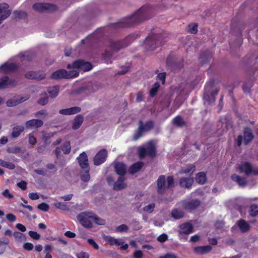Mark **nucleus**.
<instances>
[{
	"instance_id": "338daca9",
	"label": "nucleus",
	"mask_w": 258,
	"mask_h": 258,
	"mask_svg": "<svg viewBox=\"0 0 258 258\" xmlns=\"http://www.w3.org/2000/svg\"><path fill=\"white\" fill-rule=\"evenodd\" d=\"M23 248L27 250H31L33 248V245L31 243H25L23 246Z\"/></svg>"
},
{
	"instance_id": "6ab92c4d",
	"label": "nucleus",
	"mask_w": 258,
	"mask_h": 258,
	"mask_svg": "<svg viewBox=\"0 0 258 258\" xmlns=\"http://www.w3.org/2000/svg\"><path fill=\"white\" fill-rule=\"evenodd\" d=\"M16 84L15 79H10L8 76L0 79V89H5L10 86H14Z\"/></svg>"
},
{
	"instance_id": "c9c22d12",
	"label": "nucleus",
	"mask_w": 258,
	"mask_h": 258,
	"mask_svg": "<svg viewBox=\"0 0 258 258\" xmlns=\"http://www.w3.org/2000/svg\"><path fill=\"white\" fill-rule=\"evenodd\" d=\"M196 181L200 184H204L207 181L206 174L204 172L197 173L196 177Z\"/></svg>"
},
{
	"instance_id": "c756f323",
	"label": "nucleus",
	"mask_w": 258,
	"mask_h": 258,
	"mask_svg": "<svg viewBox=\"0 0 258 258\" xmlns=\"http://www.w3.org/2000/svg\"><path fill=\"white\" fill-rule=\"evenodd\" d=\"M125 178L124 176H119L117 180L114 182L113 189L115 190H119L124 188L126 184L124 182Z\"/></svg>"
},
{
	"instance_id": "2eb2a0df",
	"label": "nucleus",
	"mask_w": 258,
	"mask_h": 258,
	"mask_svg": "<svg viewBox=\"0 0 258 258\" xmlns=\"http://www.w3.org/2000/svg\"><path fill=\"white\" fill-rule=\"evenodd\" d=\"M178 233L180 235H188L194 231V227L189 223H184L178 226Z\"/></svg>"
},
{
	"instance_id": "aec40b11",
	"label": "nucleus",
	"mask_w": 258,
	"mask_h": 258,
	"mask_svg": "<svg viewBox=\"0 0 258 258\" xmlns=\"http://www.w3.org/2000/svg\"><path fill=\"white\" fill-rule=\"evenodd\" d=\"M213 57V53L209 50H205L202 51L199 59L200 63L202 64H205L209 62Z\"/></svg>"
},
{
	"instance_id": "f3484780",
	"label": "nucleus",
	"mask_w": 258,
	"mask_h": 258,
	"mask_svg": "<svg viewBox=\"0 0 258 258\" xmlns=\"http://www.w3.org/2000/svg\"><path fill=\"white\" fill-rule=\"evenodd\" d=\"M61 150L63 152L64 154H69L71 150V143L69 141L65 142L62 144L61 146V149L59 147H56L55 150V154L57 158H58L60 153Z\"/></svg>"
},
{
	"instance_id": "f704fd0d",
	"label": "nucleus",
	"mask_w": 258,
	"mask_h": 258,
	"mask_svg": "<svg viewBox=\"0 0 258 258\" xmlns=\"http://www.w3.org/2000/svg\"><path fill=\"white\" fill-rule=\"evenodd\" d=\"M146 149L148 156L151 158H154L156 156L157 154L156 149L155 146L152 144H150L147 147Z\"/></svg>"
},
{
	"instance_id": "680f3d73",
	"label": "nucleus",
	"mask_w": 258,
	"mask_h": 258,
	"mask_svg": "<svg viewBox=\"0 0 258 258\" xmlns=\"http://www.w3.org/2000/svg\"><path fill=\"white\" fill-rule=\"evenodd\" d=\"M17 186L22 190H24L27 188V182L25 181L22 180L17 183Z\"/></svg>"
},
{
	"instance_id": "dca6fc26",
	"label": "nucleus",
	"mask_w": 258,
	"mask_h": 258,
	"mask_svg": "<svg viewBox=\"0 0 258 258\" xmlns=\"http://www.w3.org/2000/svg\"><path fill=\"white\" fill-rule=\"evenodd\" d=\"M30 97V96L27 94L24 97H20L19 98H13L8 100L6 102V104L8 107L15 106L21 103L28 100Z\"/></svg>"
},
{
	"instance_id": "a211bd4d",
	"label": "nucleus",
	"mask_w": 258,
	"mask_h": 258,
	"mask_svg": "<svg viewBox=\"0 0 258 258\" xmlns=\"http://www.w3.org/2000/svg\"><path fill=\"white\" fill-rule=\"evenodd\" d=\"M243 142L244 145L249 144L254 139V135L251 129L249 127H245L243 130Z\"/></svg>"
},
{
	"instance_id": "9b49d317",
	"label": "nucleus",
	"mask_w": 258,
	"mask_h": 258,
	"mask_svg": "<svg viewBox=\"0 0 258 258\" xmlns=\"http://www.w3.org/2000/svg\"><path fill=\"white\" fill-rule=\"evenodd\" d=\"M107 157V151L106 149L100 150L94 156L93 162L94 165L98 166L105 162Z\"/></svg>"
},
{
	"instance_id": "58836bf2",
	"label": "nucleus",
	"mask_w": 258,
	"mask_h": 258,
	"mask_svg": "<svg viewBox=\"0 0 258 258\" xmlns=\"http://www.w3.org/2000/svg\"><path fill=\"white\" fill-rule=\"evenodd\" d=\"M173 123L178 127H182L185 125V122L182 119L180 115H177L173 119Z\"/></svg>"
},
{
	"instance_id": "052dcab7",
	"label": "nucleus",
	"mask_w": 258,
	"mask_h": 258,
	"mask_svg": "<svg viewBox=\"0 0 258 258\" xmlns=\"http://www.w3.org/2000/svg\"><path fill=\"white\" fill-rule=\"evenodd\" d=\"M167 235L166 234L163 233L158 237L157 240L160 242H164L167 240Z\"/></svg>"
},
{
	"instance_id": "39448f33",
	"label": "nucleus",
	"mask_w": 258,
	"mask_h": 258,
	"mask_svg": "<svg viewBox=\"0 0 258 258\" xmlns=\"http://www.w3.org/2000/svg\"><path fill=\"white\" fill-rule=\"evenodd\" d=\"M140 37L138 33H134L128 35L124 39L119 41H111L110 47L113 50L117 51L120 49L127 46L134 40Z\"/></svg>"
},
{
	"instance_id": "20e7f679",
	"label": "nucleus",
	"mask_w": 258,
	"mask_h": 258,
	"mask_svg": "<svg viewBox=\"0 0 258 258\" xmlns=\"http://www.w3.org/2000/svg\"><path fill=\"white\" fill-rule=\"evenodd\" d=\"M167 185H165L166 178L163 175H160L157 180V191L160 195L165 193L166 188L172 189L174 186L175 181L173 176H168L166 178Z\"/></svg>"
},
{
	"instance_id": "4c0bfd02",
	"label": "nucleus",
	"mask_w": 258,
	"mask_h": 258,
	"mask_svg": "<svg viewBox=\"0 0 258 258\" xmlns=\"http://www.w3.org/2000/svg\"><path fill=\"white\" fill-rule=\"evenodd\" d=\"M84 170L80 172L81 179L84 182H88L90 179L89 174L90 168H85Z\"/></svg>"
},
{
	"instance_id": "8fccbe9b",
	"label": "nucleus",
	"mask_w": 258,
	"mask_h": 258,
	"mask_svg": "<svg viewBox=\"0 0 258 258\" xmlns=\"http://www.w3.org/2000/svg\"><path fill=\"white\" fill-rule=\"evenodd\" d=\"M145 147H140L139 149V156L140 159H144L148 156Z\"/></svg>"
},
{
	"instance_id": "5701e85b",
	"label": "nucleus",
	"mask_w": 258,
	"mask_h": 258,
	"mask_svg": "<svg viewBox=\"0 0 258 258\" xmlns=\"http://www.w3.org/2000/svg\"><path fill=\"white\" fill-rule=\"evenodd\" d=\"M201 204V202L198 199H194L186 202L184 204L186 210H195L198 208Z\"/></svg>"
},
{
	"instance_id": "e2e57ef3",
	"label": "nucleus",
	"mask_w": 258,
	"mask_h": 258,
	"mask_svg": "<svg viewBox=\"0 0 258 258\" xmlns=\"http://www.w3.org/2000/svg\"><path fill=\"white\" fill-rule=\"evenodd\" d=\"M248 218H254L258 215V211H247Z\"/></svg>"
},
{
	"instance_id": "412c9836",
	"label": "nucleus",
	"mask_w": 258,
	"mask_h": 258,
	"mask_svg": "<svg viewBox=\"0 0 258 258\" xmlns=\"http://www.w3.org/2000/svg\"><path fill=\"white\" fill-rule=\"evenodd\" d=\"M78 163L82 169L89 168L88 156L84 152L81 153L77 158Z\"/></svg>"
},
{
	"instance_id": "72a5a7b5",
	"label": "nucleus",
	"mask_w": 258,
	"mask_h": 258,
	"mask_svg": "<svg viewBox=\"0 0 258 258\" xmlns=\"http://www.w3.org/2000/svg\"><path fill=\"white\" fill-rule=\"evenodd\" d=\"M1 68L6 71H15L18 69L17 64L15 63H7L5 62L1 66Z\"/></svg>"
},
{
	"instance_id": "69168bd1",
	"label": "nucleus",
	"mask_w": 258,
	"mask_h": 258,
	"mask_svg": "<svg viewBox=\"0 0 258 258\" xmlns=\"http://www.w3.org/2000/svg\"><path fill=\"white\" fill-rule=\"evenodd\" d=\"M36 142H37L36 138L34 136L30 134L29 136V144L32 145H34L36 144Z\"/></svg>"
},
{
	"instance_id": "7c9ffc66",
	"label": "nucleus",
	"mask_w": 258,
	"mask_h": 258,
	"mask_svg": "<svg viewBox=\"0 0 258 258\" xmlns=\"http://www.w3.org/2000/svg\"><path fill=\"white\" fill-rule=\"evenodd\" d=\"M231 179L236 182L239 186H244L247 184V181L244 177H241L236 174H233L231 176Z\"/></svg>"
},
{
	"instance_id": "393cba45",
	"label": "nucleus",
	"mask_w": 258,
	"mask_h": 258,
	"mask_svg": "<svg viewBox=\"0 0 258 258\" xmlns=\"http://www.w3.org/2000/svg\"><path fill=\"white\" fill-rule=\"evenodd\" d=\"M43 124V121L38 119H32L29 120L25 123L26 127L27 128H32L33 127L38 128L42 126Z\"/></svg>"
},
{
	"instance_id": "ddd939ff",
	"label": "nucleus",
	"mask_w": 258,
	"mask_h": 258,
	"mask_svg": "<svg viewBox=\"0 0 258 258\" xmlns=\"http://www.w3.org/2000/svg\"><path fill=\"white\" fill-rule=\"evenodd\" d=\"M194 182V180L192 177H182L179 179L178 184L181 188L190 189L192 187Z\"/></svg>"
},
{
	"instance_id": "a18cd8bd",
	"label": "nucleus",
	"mask_w": 258,
	"mask_h": 258,
	"mask_svg": "<svg viewBox=\"0 0 258 258\" xmlns=\"http://www.w3.org/2000/svg\"><path fill=\"white\" fill-rule=\"evenodd\" d=\"M48 97L46 93L41 96L38 100V103L41 105L44 106L48 103Z\"/></svg>"
},
{
	"instance_id": "1a4fd4ad",
	"label": "nucleus",
	"mask_w": 258,
	"mask_h": 258,
	"mask_svg": "<svg viewBox=\"0 0 258 258\" xmlns=\"http://www.w3.org/2000/svg\"><path fill=\"white\" fill-rule=\"evenodd\" d=\"M33 9L40 13H51L57 10V7L49 3H37L33 5Z\"/></svg>"
},
{
	"instance_id": "e433bc0d",
	"label": "nucleus",
	"mask_w": 258,
	"mask_h": 258,
	"mask_svg": "<svg viewBox=\"0 0 258 258\" xmlns=\"http://www.w3.org/2000/svg\"><path fill=\"white\" fill-rule=\"evenodd\" d=\"M59 90V87L58 86H54L49 87L47 89L48 93L52 98H54L58 95Z\"/></svg>"
},
{
	"instance_id": "473e14b6",
	"label": "nucleus",
	"mask_w": 258,
	"mask_h": 258,
	"mask_svg": "<svg viewBox=\"0 0 258 258\" xmlns=\"http://www.w3.org/2000/svg\"><path fill=\"white\" fill-rule=\"evenodd\" d=\"M24 131V127L22 125H16L13 128L11 136L13 138H18Z\"/></svg>"
},
{
	"instance_id": "f03ea898",
	"label": "nucleus",
	"mask_w": 258,
	"mask_h": 258,
	"mask_svg": "<svg viewBox=\"0 0 258 258\" xmlns=\"http://www.w3.org/2000/svg\"><path fill=\"white\" fill-rule=\"evenodd\" d=\"M77 219L80 223L84 227L90 228L92 227V223L102 225L105 224V221L94 215L89 211H85L77 216Z\"/></svg>"
},
{
	"instance_id": "4d7b16f0",
	"label": "nucleus",
	"mask_w": 258,
	"mask_h": 258,
	"mask_svg": "<svg viewBox=\"0 0 258 258\" xmlns=\"http://www.w3.org/2000/svg\"><path fill=\"white\" fill-rule=\"evenodd\" d=\"M166 73L165 72L161 73L158 74L157 78L161 81L162 84H165Z\"/></svg>"
},
{
	"instance_id": "7ed1b4c3",
	"label": "nucleus",
	"mask_w": 258,
	"mask_h": 258,
	"mask_svg": "<svg viewBox=\"0 0 258 258\" xmlns=\"http://www.w3.org/2000/svg\"><path fill=\"white\" fill-rule=\"evenodd\" d=\"M163 34H153L149 35L144 42L145 48L148 51H153L167 41Z\"/></svg>"
},
{
	"instance_id": "f8f14e48",
	"label": "nucleus",
	"mask_w": 258,
	"mask_h": 258,
	"mask_svg": "<svg viewBox=\"0 0 258 258\" xmlns=\"http://www.w3.org/2000/svg\"><path fill=\"white\" fill-rule=\"evenodd\" d=\"M45 74L42 71H29L25 74L27 79L42 80L45 78Z\"/></svg>"
},
{
	"instance_id": "f257e3e1",
	"label": "nucleus",
	"mask_w": 258,
	"mask_h": 258,
	"mask_svg": "<svg viewBox=\"0 0 258 258\" xmlns=\"http://www.w3.org/2000/svg\"><path fill=\"white\" fill-rule=\"evenodd\" d=\"M153 8L149 5L142 7L133 15L123 18L118 22L112 23L110 26L113 29L127 28L134 26L152 17Z\"/></svg>"
},
{
	"instance_id": "0e129e2a",
	"label": "nucleus",
	"mask_w": 258,
	"mask_h": 258,
	"mask_svg": "<svg viewBox=\"0 0 258 258\" xmlns=\"http://www.w3.org/2000/svg\"><path fill=\"white\" fill-rule=\"evenodd\" d=\"M37 208L39 210H48L49 208V206L46 203H42L38 205Z\"/></svg>"
},
{
	"instance_id": "c85d7f7f",
	"label": "nucleus",
	"mask_w": 258,
	"mask_h": 258,
	"mask_svg": "<svg viewBox=\"0 0 258 258\" xmlns=\"http://www.w3.org/2000/svg\"><path fill=\"white\" fill-rule=\"evenodd\" d=\"M144 166V163L138 161L133 164L129 168L128 171L131 174H134L140 171Z\"/></svg>"
},
{
	"instance_id": "cd10ccee",
	"label": "nucleus",
	"mask_w": 258,
	"mask_h": 258,
	"mask_svg": "<svg viewBox=\"0 0 258 258\" xmlns=\"http://www.w3.org/2000/svg\"><path fill=\"white\" fill-rule=\"evenodd\" d=\"M196 170V166L194 164H189L186 165L185 167L181 168L179 173L180 174H189V176L192 175L193 173Z\"/></svg>"
},
{
	"instance_id": "de8ad7c7",
	"label": "nucleus",
	"mask_w": 258,
	"mask_h": 258,
	"mask_svg": "<svg viewBox=\"0 0 258 258\" xmlns=\"http://www.w3.org/2000/svg\"><path fill=\"white\" fill-rule=\"evenodd\" d=\"M53 201L54 202L52 204L57 209H59L60 210H66L65 209L66 205L63 203L58 202L55 200H53Z\"/></svg>"
},
{
	"instance_id": "774afa93",
	"label": "nucleus",
	"mask_w": 258,
	"mask_h": 258,
	"mask_svg": "<svg viewBox=\"0 0 258 258\" xmlns=\"http://www.w3.org/2000/svg\"><path fill=\"white\" fill-rule=\"evenodd\" d=\"M143 252L141 250H136L134 253V258H142Z\"/></svg>"
},
{
	"instance_id": "9d476101",
	"label": "nucleus",
	"mask_w": 258,
	"mask_h": 258,
	"mask_svg": "<svg viewBox=\"0 0 258 258\" xmlns=\"http://www.w3.org/2000/svg\"><path fill=\"white\" fill-rule=\"evenodd\" d=\"M239 170L247 176L252 174L254 175H258V169H253L251 164L248 162L242 163L239 166Z\"/></svg>"
},
{
	"instance_id": "5fc2aeb1",
	"label": "nucleus",
	"mask_w": 258,
	"mask_h": 258,
	"mask_svg": "<svg viewBox=\"0 0 258 258\" xmlns=\"http://www.w3.org/2000/svg\"><path fill=\"white\" fill-rule=\"evenodd\" d=\"M76 256L77 258H89V253L83 251L77 252Z\"/></svg>"
},
{
	"instance_id": "b1692460",
	"label": "nucleus",
	"mask_w": 258,
	"mask_h": 258,
	"mask_svg": "<svg viewBox=\"0 0 258 258\" xmlns=\"http://www.w3.org/2000/svg\"><path fill=\"white\" fill-rule=\"evenodd\" d=\"M114 169L116 173L120 175V176H123L126 172V166L122 162H117L115 163Z\"/></svg>"
},
{
	"instance_id": "603ef678",
	"label": "nucleus",
	"mask_w": 258,
	"mask_h": 258,
	"mask_svg": "<svg viewBox=\"0 0 258 258\" xmlns=\"http://www.w3.org/2000/svg\"><path fill=\"white\" fill-rule=\"evenodd\" d=\"M103 238L105 241H106L109 244L112 245H113V244H114L115 240L116 239V238H115L113 237H111L110 236H106V235H104L103 237Z\"/></svg>"
},
{
	"instance_id": "ea45409f",
	"label": "nucleus",
	"mask_w": 258,
	"mask_h": 258,
	"mask_svg": "<svg viewBox=\"0 0 258 258\" xmlns=\"http://www.w3.org/2000/svg\"><path fill=\"white\" fill-rule=\"evenodd\" d=\"M160 84L158 82H155L152 88L150 90V91H149L150 96L151 97H154V96H156V95L157 94V92L160 88Z\"/></svg>"
},
{
	"instance_id": "4be33fe9",
	"label": "nucleus",
	"mask_w": 258,
	"mask_h": 258,
	"mask_svg": "<svg viewBox=\"0 0 258 258\" xmlns=\"http://www.w3.org/2000/svg\"><path fill=\"white\" fill-rule=\"evenodd\" d=\"M219 92V89L216 88L211 93L210 95L208 93L205 92L204 94L203 98L209 103H213L215 101L216 96L218 94Z\"/></svg>"
},
{
	"instance_id": "6e6552de",
	"label": "nucleus",
	"mask_w": 258,
	"mask_h": 258,
	"mask_svg": "<svg viewBox=\"0 0 258 258\" xmlns=\"http://www.w3.org/2000/svg\"><path fill=\"white\" fill-rule=\"evenodd\" d=\"M67 68L69 69H77L81 71L87 72L92 69L93 66L90 62L79 59L73 61L72 63L68 64Z\"/></svg>"
},
{
	"instance_id": "bf43d9fd",
	"label": "nucleus",
	"mask_w": 258,
	"mask_h": 258,
	"mask_svg": "<svg viewBox=\"0 0 258 258\" xmlns=\"http://www.w3.org/2000/svg\"><path fill=\"white\" fill-rule=\"evenodd\" d=\"M88 243L92 245L93 248L95 249H99V245L95 241V240L93 239L92 238H89L87 239Z\"/></svg>"
},
{
	"instance_id": "a878e982",
	"label": "nucleus",
	"mask_w": 258,
	"mask_h": 258,
	"mask_svg": "<svg viewBox=\"0 0 258 258\" xmlns=\"http://www.w3.org/2000/svg\"><path fill=\"white\" fill-rule=\"evenodd\" d=\"M212 249V248L210 245L199 246L194 248V251L198 254H204L209 252Z\"/></svg>"
},
{
	"instance_id": "864d4df0",
	"label": "nucleus",
	"mask_w": 258,
	"mask_h": 258,
	"mask_svg": "<svg viewBox=\"0 0 258 258\" xmlns=\"http://www.w3.org/2000/svg\"><path fill=\"white\" fill-rule=\"evenodd\" d=\"M252 83L250 82L247 84L246 83H244L242 85V90L244 93H249L250 91V88L252 87Z\"/></svg>"
},
{
	"instance_id": "79ce46f5",
	"label": "nucleus",
	"mask_w": 258,
	"mask_h": 258,
	"mask_svg": "<svg viewBox=\"0 0 258 258\" xmlns=\"http://www.w3.org/2000/svg\"><path fill=\"white\" fill-rule=\"evenodd\" d=\"M13 236L17 241H25L26 239L25 236L23 234L17 231L13 233Z\"/></svg>"
},
{
	"instance_id": "13d9d810",
	"label": "nucleus",
	"mask_w": 258,
	"mask_h": 258,
	"mask_svg": "<svg viewBox=\"0 0 258 258\" xmlns=\"http://www.w3.org/2000/svg\"><path fill=\"white\" fill-rule=\"evenodd\" d=\"M2 195L4 197L9 199H11L14 198V196L10 192V191L8 189H6L3 191Z\"/></svg>"
},
{
	"instance_id": "6e6d98bb",
	"label": "nucleus",
	"mask_w": 258,
	"mask_h": 258,
	"mask_svg": "<svg viewBox=\"0 0 258 258\" xmlns=\"http://www.w3.org/2000/svg\"><path fill=\"white\" fill-rule=\"evenodd\" d=\"M29 236L33 239L38 240L40 238V235L37 232L33 231H30L29 232Z\"/></svg>"
},
{
	"instance_id": "49530a36",
	"label": "nucleus",
	"mask_w": 258,
	"mask_h": 258,
	"mask_svg": "<svg viewBox=\"0 0 258 258\" xmlns=\"http://www.w3.org/2000/svg\"><path fill=\"white\" fill-rule=\"evenodd\" d=\"M198 25L197 23L189 24L188 26V31L191 34H195L197 33Z\"/></svg>"
},
{
	"instance_id": "c03bdc74",
	"label": "nucleus",
	"mask_w": 258,
	"mask_h": 258,
	"mask_svg": "<svg viewBox=\"0 0 258 258\" xmlns=\"http://www.w3.org/2000/svg\"><path fill=\"white\" fill-rule=\"evenodd\" d=\"M23 60L31 61L34 57V54L31 52H26L22 56Z\"/></svg>"
},
{
	"instance_id": "2f4dec72",
	"label": "nucleus",
	"mask_w": 258,
	"mask_h": 258,
	"mask_svg": "<svg viewBox=\"0 0 258 258\" xmlns=\"http://www.w3.org/2000/svg\"><path fill=\"white\" fill-rule=\"evenodd\" d=\"M166 64L168 67H171L174 70L177 68L178 69H181L183 66V61L182 60L178 64H175L172 61V58L169 55L166 59Z\"/></svg>"
},
{
	"instance_id": "37998d69",
	"label": "nucleus",
	"mask_w": 258,
	"mask_h": 258,
	"mask_svg": "<svg viewBox=\"0 0 258 258\" xmlns=\"http://www.w3.org/2000/svg\"><path fill=\"white\" fill-rule=\"evenodd\" d=\"M171 214L172 217L175 220L180 219L184 216L182 211H172Z\"/></svg>"
},
{
	"instance_id": "a19ab883",
	"label": "nucleus",
	"mask_w": 258,
	"mask_h": 258,
	"mask_svg": "<svg viewBox=\"0 0 258 258\" xmlns=\"http://www.w3.org/2000/svg\"><path fill=\"white\" fill-rule=\"evenodd\" d=\"M8 153L17 154L22 152V149L18 146L9 147L7 149Z\"/></svg>"
},
{
	"instance_id": "09e8293b",
	"label": "nucleus",
	"mask_w": 258,
	"mask_h": 258,
	"mask_svg": "<svg viewBox=\"0 0 258 258\" xmlns=\"http://www.w3.org/2000/svg\"><path fill=\"white\" fill-rule=\"evenodd\" d=\"M14 14L16 19H22L27 17V13L23 11H15Z\"/></svg>"
},
{
	"instance_id": "3c124183",
	"label": "nucleus",
	"mask_w": 258,
	"mask_h": 258,
	"mask_svg": "<svg viewBox=\"0 0 258 258\" xmlns=\"http://www.w3.org/2000/svg\"><path fill=\"white\" fill-rule=\"evenodd\" d=\"M69 114H75L81 111V108L78 106H74L70 108H69Z\"/></svg>"
},
{
	"instance_id": "0eeeda50",
	"label": "nucleus",
	"mask_w": 258,
	"mask_h": 258,
	"mask_svg": "<svg viewBox=\"0 0 258 258\" xmlns=\"http://www.w3.org/2000/svg\"><path fill=\"white\" fill-rule=\"evenodd\" d=\"M79 72L76 70L68 72L64 69H59L54 72L51 75L50 78L53 80L71 79L76 78L79 76Z\"/></svg>"
},
{
	"instance_id": "bb28decb",
	"label": "nucleus",
	"mask_w": 258,
	"mask_h": 258,
	"mask_svg": "<svg viewBox=\"0 0 258 258\" xmlns=\"http://www.w3.org/2000/svg\"><path fill=\"white\" fill-rule=\"evenodd\" d=\"M84 121V117L82 114L77 115L73 121L72 127L73 130L79 129Z\"/></svg>"
},
{
	"instance_id": "4468645a",
	"label": "nucleus",
	"mask_w": 258,
	"mask_h": 258,
	"mask_svg": "<svg viewBox=\"0 0 258 258\" xmlns=\"http://www.w3.org/2000/svg\"><path fill=\"white\" fill-rule=\"evenodd\" d=\"M236 227H237L242 233L247 232L250 229V225L249 224L241 219L237 221L235 226L232 228V230L233 231H234Z\"/></svg>"
},
{
	"instance_id": "423d86ee",
	"label": "nucleus",
	"mask_w": 258,
	"mask_h": 258,
	"mask_svg": "<svg viewBox=\"0 0 258 258\" xmlns=\"http://www.w3.org/2000/svg\"><path fill=\"white\" fill-rule=\"evenodd\" d=\"M138 124L139 126L134 135V140H138L143 136L144 133L150 131L154 127V122L152 120H148L145 123L140 120Z\"/></svg>"
}]
</instances>
